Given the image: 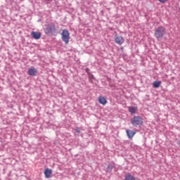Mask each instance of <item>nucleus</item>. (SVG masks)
Masks as SVG:
<instances>
[{"label": "nucleus", "instance_id": "obj_1", "mask_svg": "<svg viewBox=\"0 0 180 180\" xmlns=\"http://www.w3.org/2000/svg\"><path fill=\"white\" fill-rule=\"evenodd\" d=\"M154 35L157 39H162L166 35V28L164 26H159L155 30Z\"/></svg>", "mask_w": 180, "mask_h": 180}, {"label": "nucleus", "instance_id": "obj_2", "mask_svg": "<svg viewBox=\"0 0 180 180\" xmlns=\"http://www.w3.org/2000/svg\"><path fill=\"white\" fill-rule=\"evenodd\" d=\"M61 38H62L63 41L65 44H69V41H70V32L68 30L64 29V30H62Z\"/></svg>", "mask_w": 180, "mask_h": 180}, {"label": "nucleus", "instance_id": "obj_3", "mask_svg": "<svg viewBox=\"0 0 180 180\" xmlns=\"http://www.w3.org/2000/svg\"><path fill=\"white\" fill-rule=\"evenodd\" d=\"M131 122L134 127H137L143 124V120L142 117L135 116V117H133V118H131Z\"/></svg>", "mask_w": 180, "mask_h": 180}, {"label": "nucleus", "instance_id": "obj_4", "mask_svg": "<svg viewBox=\"0 0 180 180\" xmlns=\"http://www.w3.org/2000/svg\"><path fill=\"white\" fill-rule=\"evenodd\" d=\"M115 43L119 46H122L123 44L125 42V39L123 36L122 35H117L116 34L115 36Z\"/></svg>", "mask_w": 180, "mask_h": 180}, {"label": "nucleus", "instance_id": "obj_5", "mask_svg": "<svg viewBox=\"0 0 180 180\" xmlns=\"http://www.w3.org/2000/svg\"><path fill=\"white\" fill-rule=\"evenodd\" d=\"M56 30V26L53 24H51L47 26V27L45 29V33L49 34H51L53 32Z\"/></svg>", "mask_w": 180, "mask_h": 180}, {"label": "nucleus", "instance_id": "obj_6", "mask_svg": "<svg viewBox=\"0 0 180 180\" xmlns=\"http://www.w3.org/2000/svg\"><path fill=\"white\" fill-rule=\"evenodd\" d=\"M38 72V70L34 68V67H32L30 68L28 70H27V75H30V76H36Z\"/></svg>", "mask_w": 180, "mask_h": 180}, {"label": "nucleus", "instance_id": "obj_7", "mask_svg": "<svg viewBox=\"0 0 180 180\" xmlns=\"http://www.w3.org/2000/svg\"><path fill=\"white\" fill-rule=\"evenodd\" d=\"M31 36L34 39L38 40L41 37V34L39 32L32 31L31 32Z\"/></svg>", "mask_w": 180, "mask_h": 180}, {"label": "nucleus", "instance_id": "obj_8", "mask_svg": "<svg viewBox=\"0 0 180 180\" xmlns=\"http://www.w3.org/2000/svg\"><path fill=\"white\" fill-rule=\"evenodd\" d=\"M98 103L103 105H105L108 103L106 97L102 96H99Z\"/></svg>", "mask_w": 180, "mask_h": 180}, {"label": "nucleus", "instance_id": "obj_9", "mask_svg": "<svg viewBox=\"0 0 180 180\" xmlns=\"http://www.w3.org/2000/svg\"><path fill=\"white\" fill-rule=\"evenodd\" d=\"M52 170L51 169H46L44 172V174L46 179H49L52 175Z\"/></svg>", "mask_w": 180, "mask_h": 180}, {"label": "nucleus", "instance_id": "obj_10", "mask_svg": "<svg viewBox=\"0 0 180 180\" xmlns=\"http://www.w3.org/2000/svg\"><path fill=\"white\" fill-rule=\"evenodd\" d=\"M126 133L129 139H132L136 134L135 131H131V129H126Z\"/></svg>", "mask_w": 180, "mask_h": 180}, {"label": "nucleus", "instance_id": "obj_11", "mask_svg": "<svg viewBox=\"0 0 180 180\" xmlns=\"http://www.w3.org/2000/svg\"><path fill=\"white\" fill-rule=\"evenodd\" d=\"M128 109H129V112L131 114H135L138 111V107L137 106H129Z\"/></svg>", "mask_w": 180, "mask_h": 180}, {"label": "nucleus", "instance_id": "obj_12", "mask_svg": "<svg viewBox=\"0 0 180 180\" xmlns=\"http://www.w3.org/2000/svg\"><path fill=\"white\" fill-rule=\"evenodd\" d=\"M161 84H162V82L161 81H155L153 83V86L155 89L159 88L161 86Z\"/></svg>", "mask_w": 180, "mask_h": 180}, {"label": "nucleus", "instance_id": "obj_13", "mask_svg": "<svg viewBox=\"0 0 180 180\" xmlns=\"http://www.w3.org/2000/svg\"><path fill=\"white\" fill-rule=\"evenodd\" d=\"M125 180H136V179L133 176L128 174L126 176Z\"/></svg>", "mask_w": 180, "mask_h": 180}, {"label": "nucleus", "instance_id": "obj_14", "mask_svg": "<svg viewBox=\"0 0 180 180\" xmlns=\"http://www.w3.org/2000/svg\"><path fill=\"white\" fill-rule=\"evenodd\" d=\"M158 1L162 3V4H165L166 2L168 1V0H158Z\"/></svg>", "mask_w": 180, "mask_h": 180}, {"label": "nucleus", "instance_id": "obj_15", "mask_svg": "<svg viewBox=\"0 0 180 180\" xmlns=\"http://www.w3.org/2000/svg\"><path fill=\"white\" fill-rule=\"evenodd\" d=\"M75 131H76L77 134H80V133H81L80 128H75Z\"/></svg>", "mask_w": 180, "mask_h": 180}, {"label": "nucleus", "instance_id": "obj_16", "mask_svg": "<svg viewBox=\"0 0 180 180\" xmlns=\"http://www.w3.org/2000/svg\"><path fill=\"white\" fill-rule=\"evenodd\" d=\"M109 168H112V166H108Z\"/></svg>", "mask_w": 180, "mask_h": 180}]
</instances>
